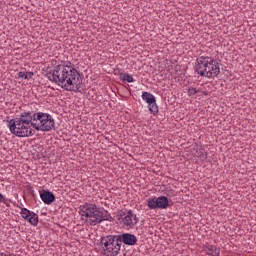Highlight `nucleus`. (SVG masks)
I'll return each instance as SVG.
<instances>
[{"instance_id":"nucleus-22","label":"nucleus","mask_w":256,"mask_h":256,"mask_svg":"<svg viewBox=\"0 0 256 256\" xmlns=\"http://www.w3.org/2000/svg\"><path fill=\"white\" fill-rule=\"evenodd\" d=\"M27 191L29 192L30 195H33V197H35V192L33 191V188L31 186H28Z\"/></svg>"},{"instance_id":"nucleus-20","label":"nucleus","mask_w":256,"mask_h":256,"mask_svg":"<svg viewBox=\"0 0 256 256\" xmlns=\"http://www.w3.org/2000/svg\"><path fill=\"white\" fill-rule=\"evenodd\" d=\"M132 221L134 223V226L137 225V223H139V218L137 217V215L135 213H133Z\"/></svg>"},{"instance_id":"nucleus-14","label":"nucleus","mask_w":256,"mask_h":256,"mask_svg":"<svg viewBox=\"0 0 256 256\" xmlns=\"http://www.w3.org/2000/svg\"><path fill=\"white\" fill-rule=\"evenodd\" d=\"M204 251L206 255H210V256H219L221 253V249L217 248V246H214V245L205 246Z\"/></svg>"},{"instance_id":"nucleus-1","label":"nucleus","mask_w":256,"mask_h":256,"mask_svg":"<svg viewBox=\"0 0 256 256\" xmlns=\"http://www.w3.org/2000/svg\"><path fill=\"white\" fill-rule=\"evenodd\" d=\"M45 76L51 83L60 85L65 91L81 93L80 89L83 85V74L79 73V71L71 65V62L58 64L53 70L47 68Z\"/></svg>"},{"instance_id":"nucleus-5","label":"nucleus","mask_w":256,"mask_h":256,"mask_svg":"<svg viewBox=\"0 0 256 256\" xmlns=\"http://www.w3.org/2000/svg\"><path fill=\"white\" fill-rule=\"evenodd\" d=\"M32 127L36 131H51L55 129V119L48 113L37 112L36 123H32Z\"/></svg>"},{"instance_id":"nucleus-23","label":"nucleus","mask_w":256,"mask_h":256,"mask_svg":"<svg viewBox=\"0 0 256 256\" xmlns=\"http://www.w3.org/2000/svg\"><path fill=\"white\" fill-rule=\"evenodd\" d=\"M37 150L40 151V153H43V151H45V148L43 146L39 145L37 147Z\"/></svg>"},{"instance_id":"nucleus-24","label":"nucleus","mask_w":256,"mask_h":256,"mask_svg":"<svg viewBox=\"0 0 256 256\" xmlns=\"http://www.w3.org/2000/svg\"><path fill=\"white\" fill-rule=\"evenodd\" d=\"M3 201H5V196H3V194L0 193V203H3Z\"/></svg>"},{"instance_id":"nucleus-18","label":"nucleus","mask_w":256,"mask_h":256,"mask_svg":"<svg viewBox=\"0 0 256 256\" xmlns=\"http://www.w3.org/2000/svg\"><path fill=\"white\" fill-rule=\"evenodd\" d=\"M17 79H25V80H27V72H19Z\"/></svg>"},{"instance_id":"nucleus-11","label":"nucleus","mask_w":256,"mask_h":256,"mask_svg":"<svg viewBox=\"0 0 256 256\" xmlns=\"http://www.w3.org/2000/svg\"><path fill=\"white\" fill-rule=\"evenodd\" d=\"M118 236V241L120 242V246L123 245H128L130 247H133L137 245V236L131 233H122V234H117Z\"/></svg>"},{"instance_id":"nucleus-8","label":"nucleus","mask_w":256,"mask_h":256,"mask_svg":"<svg viewBox=\"0 0 256 256\" xmlns=\"http://www.w3.org/2000/svg\"><path fill=\"white\" fill-rule=\"evenodd\" d=\"M142 99L147 103L148 105V110L152 115H157L159 113V106L157 105V98L150 93V92H143L142 93Z\"/></svg>"},{"instance_id":"nucleus-21","label":"nucleus","mask_w":256,"mask_h":256,"mask_svg":"<svg viewBox=\"0 0 256 256\" xmlns=\"http://www.w3.org/2000/svg\"><path fill=\"white\" fill-rule=\"evenodd\" d=\"M26 75H27V79L26 80H29V79H33V75H35V73H33V72H26Z\"/></svg>"},{"instance_id":"nucleus-15","label":"nucleus","mask_w":256,"mask_h":256,"mask_svg":"<svg viewBox=\"0 0 256 256\" xmlns=\"http://www.w3.org/2000/svg\"><path fill=\"white\" fill-rule=\"evenodd\" d=\"M120 80L124 83H133L135 79L128 73H120Z\"/></svg>"},{"instance_id":"nucleus-6","label":"nucleus","mask_w":256,"mask_h":256,"mask_svg":"<svg viewBox=\"0 0 256 256\" xmlns=\"http://www.w3.org/2000/svg\"><path fill=\"white\" fill-rule=\"evenodd\" d=\"M211 63H215V59L209 56H199L196 59L194 65V73L200 75V77H205V72L207 71V66L211 65Z\"/></svg>"},{"instance_id":"nucleus-2","label":"nucleus","mask_w":256,"mask_h":256,"mask_svg":"<svg viewBox=\"0 0 256 256\" xmlns=\"http://www.w3.org/2000/svg\"><path fill=\"white\" fill-rule=\"evenodd\" d=\"M33 123H37V112H22L19 118H13L8 121V127L12 135L16 137H31L35 135Z\"/></svg>"},{"instance_id":"nucleus-19","label":"nucleus","mask_w":256,"mask_h":256,"mask_svg":"<svg viewBox=\"0 0 256 256\" xmlns=\"http://www.w3.org/2000/svg\"><path fill=\"white\" fill-rule=\"evenodd\" d=\"M166 197H175V192L172 189L167 190Z\"/></svg>"},{"instance_id":"nucleus-17","label":"nucleus","mask_w":256,"mask_h":256,"mask_svg":"<svg viewBox=\"0 0 256 256\" xmlns=\"http://www.w3.org/2000/svg\"><path fill=\"white\" fill-rule=\"evenodd\" d=\"M197 93H199V90H197V88L191 87L188 89L189 97H193V96L197 95Z\"/></svg>"},{"instance_id":"nucleus-3","label":"nucleus","mask_w":256,"mask_h":256,"mask_svg":"<svg viewBox=\"0 0 256 256\" xmlns=\"http://www.w3.org/2000/svg\"><path fill=\"white\" fill-rule=\"evenodd\" d=\"M79 214L81 215L82 221L91 227L99 225L100 223H103V221H115L109 211H101L96 204L86 203L80 206Z\"/></svg>"},{"instance_id":"nucleus-7","label":"nucleus","mask_w":256,"mask_h":256,"mask_svg":"<svg viewBox=\"0 0 256 256\" xmlns=\"http://www.w3.org/2000/svg\"><path fill=\"white\" fill-rule=\"evenodd\" d=\"M147 207L151 210L168 209V207H171V204L169 203V198L167 196H160L158 198H149L147 200Z\"/></svg>"},{"instance_id":"nucleus-10","label":"nucleus","mask_w":256,"mask_h":256,"mask_svg":"<svg viewBox=\"0 0 256 256\" xmlns=\"http://www.w3.org/2000/svg\"><path fill=\"white\" fill-rule=\"evenodd\" d=\"M219 73H221V69L219 68V62L214 59V62L207 65V69L204 72V77L207 79H213L218 77Z\"/></svg>"},{"instance_id":"nucleus-12","label":"nucleus","mask_w":256,"mask_h":256,"mask_svg":"<svg viewBox=\"0 0 256 256\" xmlns=\"http://www.w3.org/2000/svg\"><path fill=\"white\" fill-rule=\"evenodd\" d=\"M118 217V221L122 220V223L125 225V227H130V229H133V210H128L127 213L121 211L119 212Z\"/></svg>"},{"instance_id":"nucleus-13","label":"nucleus","mask_w":256,"mask_h":256,"mask_svg":"<svg viewBox=\"0 0 256 256\" xmlns=\"http://www.w3.org/2000/svg\"><path fill=\"white\" fill-rule=\"evenodd\" d=\"M40 199L43 201L45 205H53L55 203V194L51 192L49 189L39 190Z\"/></svg>"},{"instance_id":"nucleus-16","label":"nucleus","mask_w":256,"mask_h":256,"mask_svg":"<svg viewBox=\"0 0 256 256\" xmlns=\"http://www.w3.org/2000/svg\"><path fill=\"white\" fill-rule=\"evenodd\" d=\"M198 156L200 157V159H202V161L207 160V152H205V149H200L198 151Z\"/></svg>"},{"instance_id":"nucleus-9","label":"nucleus","mask_w":256,"mask_h":256,"mask_svg":"<svg viewBox=\"0 0 256 256\" xmlns=\"http://www.w3.org/2000/svg\"><path fill=\"white\" fill-rule=\"evenodd\" d=\"M21 217L24 219V221H27L30 223V225H33L34 227H37L39 225V215L27 208H22L20 212Z\"/></svg>"},{"instance_id":"nucleus-25","label":"nucleus","mask_w":256,"mask_h":256,"mask_svg":"<svg viewBox=\"0 0 256 256\" xmlns=\"http://www.w3.org/2000/svg\"><path fill=\"white\" fill-rule=\"evenodd\" d=\"M0 256H15V254H5V253H1Z\"/></svg>"},{"instance_id":"nucleus-4","label":"nucleus","mask_w":256,"mask_h":256,"mask_svg":"<svg viewBox=\"0 0 256 256\" xmlns=\"http://www.w3.org/2000/svg\"><path fill=\"white\" fill-rule=\"evenodd\" d=\"M101 248L103 249V255L106 256H117L121 251V244L119 242L118 236L107 235L102 237L100 240Z\"/></svg>"}]
</instances>
